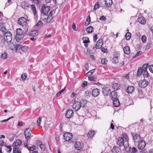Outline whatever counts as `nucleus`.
Listing matches in <instances>:
<instances>
[{
	"instance_id": "nucleus-1",
	"label": "nucleus",
	"mask_w": 153,
	"mask_h": 153,
	"mask_svg": "<svg viewBox=\"0 0 153 153\" xmlns=\"http://www.w3.org/2000/svg\"><path fill=\"white\" fill-rule=\"evenodd\" d=\"M148 66V63H146L143 65L142 67L139 68L136 76L137 77H139L143 74L144 77H148L149 76V74L147 71Z\"/></svg>"
},
{
	"instance_id": "nucleus-2",
	"label": "nucleus",
	"mask_w": 153,
	"mask_h": 153,
	"mask_svg": "<svg viewBox=\"0 0 153 153\" xmlns=\"http://www.w3.org/2000/svg\"><path fill=\"white\" fill-rule=\"evenodd\" d=\"M50 8L49 6H46L45 4L43 5L42 7L41 13L45 15H47L50 10Z\"/></svg>"
},
{
	"instance_id": "nucleus-3",
	"label": "nucleus",
	"mask_w": 153,
	"mask_h": 153,
	"mask_svg": "<svg viewBox=\"0 0 153 153\" xmlns=\"http://www.w3.org/2000/svg\"><path fill=\"white\" fill-rule=\"evenodd\" d=\"M32 131L30 128H26L24 132V134L25 136L26 140H29L31 137Z\"/></svg>"
},
{
	"instance_id": "nucleus-4",
	"label": "nucleus",
	"mask_w": 153,
	"mask_h": 153,
	"mask_svg": "<svg viewBox=\"0 0 153 153\" xmlns=\"http://www.w3.org/2000/svg\"><path fill=\"white\" fill-rule=\"evenodd\" d=\"M139 86L141 88H144L146 87L149 84V82L147 81L144 79L141 80L138 82Z\"/></svg>"
},
{
	"instance_id": "nucleus-5",
	"label": "nucleus",
	"mask_w": 153,
	"mask_h": 153,
	"mask_svg": "<svg viewBox=\"0 0 153 153\" xmlns=\"http://www.w3.org/2000/svg\"><path fill=\"white\" fill-rule=\"evenodd\" d=\"M4 36H6V38H9V39H6L4 38V39L5 41L7 42H10L12 39V33L9 31H7L5 32L4 33Z\"/></svg>"
},
{
	"instance_id": "nucleus-6",
	"label": "nucleus",
	"mask_w": 153,
	"mask_h": 153,
	"mask_svg": "<svg viewBox=\"0 0 153 153\" xmlns=\"http://www.w3.org/2000/svg\"><path fill=\"white\" fill-rule=\"evenodd\" d=\"M111 89L109 87L105 86L102 88L103 94L105 96H107L111 93Z\"/></svg>"
},
{
	"instance_id": "nucleus-7",
	"label": "nucleus",
	"mask_w": 153,
	"mask_h": 153,
	"mask_svg": "<svg viewBox=\"0 0 153 153\" xmlns=\"http://www.w3.org/2000/svg\"><path fill=\"white\" fill-rule=\"evenodd\" d=\"M74 147L75 149L78 150H82L83 147V144L82 143L80 142H77L74 145Z\"/></svg>"
},
{
	"instance_id": "nucleus-8",
	"label": "nucleus",
	"mask_w": 153,
	"mask_h": 153,
	"mask_svg": "<svg viewBox=\"0 0 153 153\" xmlns=\"http://www.w3.org/2000/svg\"><path fill=\"white\" fill-rule=\"evenodd\" d=\"M26 19L24 17H21L18 19V23L22 26H24L26 24Z\"/></svg>"
},
{
	"instance_id": "nucleus-9",
	"label": "nucleus",
	"mask_w": 153,
	"mask_h": 153,
	"mask_svg": "<svg viewBox=\"0 0 153 153\" xmlns=\"http://www.w3.org/2000/svg\"><path fill=\"white\" fill-rule=\"evenodd\" d=\"M82 105L80 104V102L77 101L75 102L72 105V107L73 109L75 110L76 111H78L80 109Z\"/></svg>"
},
{
	"instance_id": "nucleus-10",
	"label": "nucleus",
	"mask_w": 153,
	"mask_h": 153,
	"mask_svg": "<svg viewBox=\"0 0 153 153\" xmlns=\"http://www.w3.org/2000/svg\"><path fill=\"white\" fill-rule=\"evenodd\" d=\"M63 137L65 141H69L72 139V134L71 133H65L64 134Z\"/></svg>"
},
{
	"instance_id": "nucleus-11",
	"label": "nucleus",
	"mask_w": 153,
	"mask_h": 153,
	"mask_svg": "<svg viewBox=\"0 0 153 153\" xmlns=\"http://www.w3.org/2000/svg\"><path fill=\"white\" fill-rule=\"evenodd\" d=\"M116 144L120 146L124 145V140L122 137H119L117 139L116 141Z\"/></svg>"
},
{
	"instance_id": "nucleus-12",
	"label": "nucleus",
	"mask_w": 153,
	"mask_h": 153,
	"mask_svg": "<svg viewBox=\"0 0 153 153\" xmlns=\"http://www.w3.org/2000/svg\"><path fill=\"white\" fill-rule=\"evenodd\" d=\"M138 145V148L140 149H143L145 146L146 143L145 141L143 140H141L139 142Z\"/></svg>"
},
{
	"instance_id": "nucleus-13",
	"label": "nucleus",
	"mask_w": 153,
	"mask_h": 153,
	"mask_svg": "<svg viewBox=\"0 0 153 153\" xmlns=\"http://www.w3.org/2000/svg\"><path fill=\"white\" fill-rule=\"evenodd\" d=\"M131 134L133 137V139L134 142H138V141L137 140V139L138 138H139V139H141V137L138 134L134 133L133 132H131Z\"/></svg>"
},
{
	"instance_id": "nucleus-14",
	"label": "nucleus",
	"mask_w": 153,
	"mask_h": 153,
	"mask_svg": "<svg viewBox=\"0 0 153 153\" xmlns=\"http://www.w3.org/2000/svg\"><path fill=\"white\" fill-rule=\"evenodd\" d=\"M100 91L98 88H94L92 91V95L94 97H97L100 94Z\"/></svg>"
},
{
	"instance_id": "nucleus-15",
	"label": "nucleus",
	"mask_w": 153,
	"mask_h": 153,
	"mask_svg": "<svg viewBox=\"0 0 153 153\" xmlns=\"http://www.w3.org/2000/svg\"><path fill=\"white\" fill-rule=\"evenodd\" d=\"M103 44V40L102 39H100L97 42L95 48L96 49L100 48H101Z\"/></svg>"
},
{
	"instance_id": "nucleus-16",
	"label": "nucleus",
	"mask_w": 153,
	"mask_h": 153,
	"mask_svg": "<svg viewBox=\"0 0 153 153\" xmlns=\"http://www.w3.org/2000/svg\"><path fill=\"white\" fill-rule=\"evenodd\" d=\"M74 115V112L72 110L69 109L66 112L65 115L66 117L68 118H71Z\"/></svg>"
},
{
	"instance_id": "nucleus-17",
	"label": "nucleus",
	"mask_w": 153,
	"mask_h": 153,
	"mask_svg": "<svg viewBox=\"0 0 153 153\" xmlns=\"http://www.w3.org/2000/svg\"><path fill=\"white\" fill-rule=\"evenodd\" d=\"M21 7L25 10H27L29 7L30 5L29 4L25 1H23L21 3Z\"/></svg>"
},
{
	"instance_id": "nucleus-18",
	"label": "nucleus",
	"mask_w": 153,
	"mask_h": 153,
	"mask_svg": "<svg viewBox=\"0 0 153 153\" xmlns=\"http://www.w3.org/2000/svg\"><path fill=\"white\" fill-rule=\"evenodd\" d=\"M113 105L115 107H118L120 105V102L118 98L112 99Z\"/></svg>"
},
{
	"instance_id": "nucleus-19",
	"label": "nucleus",
	"mask_w": 153,
	"mask_h": 153,
	"mask_svg": "<svg viewBox=\"0 0 153 153\" xmlns=\"http://www.w3.org/2000/svg\"><path fill=\"white\" fill-rule=\"evenodd\" d=\"M137 20L140 23L142 24H144L146 23L145 19L143 16L139 17L137 19Z\"/></svg>"
},
{
	"instance_id": "nucleus-20",
	"label": "nucleus",
	"mask_w": 153,
	"mask_h": 153,
	"mask_svg": "<svg viewBox=\"0 0 153 153\" xmlns=\"http://www.w3.org/2000/svg\"><path fill=\"white\" fill-rule=\"evenodd\" d=\"M123 51L125 54H129L130 53V49L128 46H126L123 48Z\"/></svg>"
},
{
	"instance_id": "nucleus-21",
	"label": "nucleus",
	"mask_w": 153,
	"mask_h": 153,
	"mask_svg": "<svg viewBox=\"0 0 153 153\" xmlns=\"http://www.w3.org/2000/svg\"><path fill=\"white\" fill-rule=\"evenodd\" d=\"M134 90V88L133 86H128L126 90V92L128 94L131 93Z\"/></svg>"
},
{
	"instance_id": "nucleus-22",
	"label": "nucleus",
	"mask_w": 153,
	"mask_h": 153,
	"mask_svg": "<svg viewBox=\"0 0 153 153\" xmlns=\"http://www.w3.org/2000/svg\"><path fill=\"white\" fill-rule=\"evenodd\" d=\"M111 99L112 100L113 99L118 98L117 93L116 90L111 92Z\"/></svg>"
},
{
	"instance_id": "nucleus-23",
	"label": "nucleus",
	"mask_w": 153,
	"mask_h": 153,
	"mask_svg": "<svg viewBox=\"0 0 153 153\" xmlns=\"http://www.w3.org/2000/svg\"><path fill=\"white\" fill-rule=\"evenodd\" d=\"M22 143V141L19 139L16 140L13 144V146H16L20 145Z\"/></svg>"
},
{
	"instance_id": "nucleus-24",
	"label": "nucleus",
	"mask_w": 153,
	"mask_h": 153,
	"mask_svg": "<svg viewBox=\"0 0 153 153\" xmlns=\"http://www.w3.org/2000/svg\"><path fill=\"white\" fill-rule=\"evenodd\" d=\"M23 31L22 30L21 28H19L16 30V36H21L23 35Z\"/></svg>"
},
{
	"instance_id": "nucleus-25",
	"label": "nucleus",
	"mask_w": 153,
	"mask_h": 153,
	"mask_svg": "<svg viewBox=\"0 0 153 153\" xmlns=\"http://www.w3.org/2000/svg\"><path fill=\"white\" fill-rule=\"evenodd\" d=\"M112 88L116 90H119L120 88V84L117 83H114L112 84Z\"/></svg>"
},
{
	"instance_id": "nucleus-26",
	"label": "nucleus",
	"mask_w": 153,
	"mask_h": 153,
	"mask_svg": "<svg viewBox=\"0 0 153 153\" xmlns=\"http://www.w3.org/2000/svg\"><path fill=\"white\" fill-rule=\"evenodd\" d=\"M120 147L117 146H113L112 150V152L113 153H118L119 152Z\"/></svg>"
},
{
	"instance_id": "nucleus-27",
	"label": "nucleus",
	"mask_w": 153,
	"mask_h": 153,
	"mask_svg": "<svg viewBox=\"0 0 153 153\" xmlns=\"http://www.w3.org/2000/svg\"><path fill=\"white\" fill-rule=\"evenodd\" d=\"M95 134V132L94 131L91 130L88 133L87 135L88 137L91 138L93 137Z\"/></svg>"
},
{
	"instance_id": "nucleus-28",
	"label": "nucleus",
	"mask_w": 153,
	"mask_h": 153,
	"mask_svg": "<svg viewBox=\"0 0 153 153\" xmlns=\"http://www.w3.org/2000/svg\"><path fill=\"white\" fill-rule=\"evenodd\" d=\"M38 142H39V146L42 151H44L45 150V146L42 143L41 141L40 140H38Z\"/></svg>"
},
{
	"instance_id": "nucleus-29",
	"label": "nucleus",
	"mask_w": 153,
	"mask_h": 153,
	"mask_svg": "<svg viewBox=\"0 0 153 153\" xmlns=\"http://www.w3.org/2000/svg\"><path fill=\"white\" fill-rule=\"evenodd\" d=\"M105 5L107 7H109L110 5H111L112 1L111 0H105Z\"/></svg>"
},
{
	"instance_id": "nucleus-30",
	"label": "nucleus",
	"mask_w": 153,
	"mask_h": 153,
	"mask_svg": "<svg viewBox=\"0 0 153 153\" xmlns=\"http://www.w3.org/2000/svg\"><path fill=\"white\" fill-rule=\"evenodd\" d=\"M83 42L84 44H87L90 42L89 38L87 37H83L82 38Z\"/></svg>"
},
{
	"instance_id": "nucleus-31",
	"label": "nucleus",
	"mask_w": 153,
	"mask_h": 153,
	"mask_svg": "<svg viewBox=\"0 0 153 153\" xmlns=\"http://www.w3.org/2000/svg\"><path fill=\"white\" fill-rule=\"evenodd\" d=\"M94 29L92 26H90L87 28L86 30L88 33H90L93 31Z\"/></svg>"
},
{
	"instance_id": "nucleus-32",
	"label": "nucleus",
	"mask_w": 153,
	"mask_h": 153,
	"mask_svg": "<svg viewBox=\"0 0 153 153\" xmlns=\"http://www.w3.org/2000/svg\"><path fill=\"white\" fill-rule=\"evenodd\" d=\"M30 7L34 15H36V11L35 6L34 4H32L31 5Z\"/></svg>"
},
{
	"instance_id": "nucleus-33",
	"label": "nucleus",
	"mask_w": 153,
	"mask_h": 153,
	"mask_svg": "<svg viewBox=\"0 0 153 153\" xmlns=\"http://www.w3.org/2000/svg\"><path fill=\"white\" fill-rule=\"evenodd\" d=\"M115 55L116 56H114L113 58L112 62L113 63H117L118 62V55L117 54V55L116 54Z\"/></svg>"
},
{
	"instance_id": "nucleus-34",
	"label": "nucleus",
	"mask_w": 153,
	"mask_h": 153,
	"mask_svg": "<svg viewBox=\"0 0 153 153\" xmlns=\"http://www.w3.org/2000/svg\"><path fill=\"white\" fill-rule=\"evenodd\" d=\"M95 69H93L92 70L89 71L86 74H85V76H90L95 71Z\"/></svg>"
},
{
	"instance_id": "nucleus-35",
	"label": "nucleus",
	"mask_w": 153,
	"mask_h": 153,
	"mask_svg": "<svg viewBox=\"0 0 153 153\" xmlns=\"http://www.w3.org/2000/svg\"><path fill=\"white\" fill-rule=\"evenodd\" d=\"M131 34L130 33L128 32H127L125 35L126 39L127 40H129L131 38Z\"/></svg>"
},
{
	"instance_id": "nucleus-36",
	"label": "nucleus",
	"mask_w": 153,
	"mask_h": 153,
	"mask_svg": "<svg viewBox=\"0 0 153 153\" xmlns=\"http://www.w3.org/2000/svg\"><path fill=\"white\" fill-rule=\"evenodd\" d=\"M97 79V76H91L88 77V79L90 81H95Z\"/></svg>"
},
{
	"instance_id": "nucleus-37",
	"label": "nucleus",
	"mask_w": 153,
	"mask_h": 153,
	"mask_svg": "<svg viewBox=\"0 0 153 153\" xmlns=\"http://www.w3.org/2000/svg\"><path fill=\"white\" fill-rule=\"evenodd\" d=\"M31 36H35L38 35V31L37 30H34L31 31L30 33Z\"/></svg>"
},
{
	"instance_id": "nucleus-38",
	"label": "nucleus",
	"mask_w": 153,
	"mask_h": 153,
	"mask_svg": "<svg viewBox=\"0 0 153 153\" xmlns=\"http://www.w3.org/2000/svg\"><path fill=\"white\" fill-rule=\"evenodd\" d=\"M91 21V18L90 16H87V19L85 23V26H87L89 25Z\"/></svg>"
},
{
	"instance_id": "nucleus-39",
	"label": "nucleus",
	"mask_w": 153,
	"mask_h": 153,
	"mask_svg": "<svg viewBox=\"0 0 153 153\" xmlns=\"http://www.w3.org/2000/svg\"><path fill=\"white\" fill-rule=\"evenodd\" d=\"M0 30L2 31L3 33H4L5 31L7 30L4 26L3 25H0Z\"/></svg>"
},
{
	"instance_id": "nucleus-40",
	"label": "nucleus",
	"mask_w": 153,
	"mask_h": 153,
	"mask_svg": "<svg viewBox=\"0 0 153 153\" xmlns=\"http://www.w3.org/2000/svg\"><path fill=\"white\" fill-rule=\"evenodd\" d=\"M91 94V91H86L85 92V97L88 98L89 97Z\"/></svg>"
},
{
	"instance_id": "nucleus-41",
	"label": "nucleus",
	"mask_w": 153,
	"mask_h": 153,
	"mask_svg": "<svg viewBox=\"0 0 153 153\" xmlns=\"http://www.w3.org/2000/svg\"><path fill=\"white\" fill-rule=\"evenodd\" d=\"M20 36H16L15 39L17 42H20V43H21V41L22 40V39L21 38V37H20Z\"/></svg>"
},
{
	"instance_id": "nucleus-42",
	"label": "nucleus",
	"mask_w": 153,
	"mask_h": 153,
	"mask_svg": "<svg viewBox=\"0 0 153 153\" xmlns=\"http://www.w3.org/2000/svg\"><path fill=\"white\" fill-rule=\"evenodd\" d=\"M22 45L20 44H17L15 46V48L16 51L19 50L20 49H21Z\"/></svg>"
},
{
	"instance_id": "nucleus-43",
	"label": "nucleus",
	"mask_w": 153,
	"mask_h": 153,
	"mask_svg": "<svg viewBox=\"0 0 153 153\" xmlns=\"http://www.w3.org/2000/svg\"><path fill=\"white\" fill-rule=\"evenodd\" d=\"M1 58L2 59H5L7 58V53L5 52L2 53L1 56Z\"/></svg>"
},
{
	"instance_id": "nucleus-44",
	"label": "nucleus",
	"mask_w": 153,
	"mask_h": 153,
	"mask_svg": "<svg viewBox=\"0 0 153 153\" xmlns=\"http://www.w3.org/2000/svg\"><path fill=\"white\" fill-rule=\"evenodd\" d=\"M5 146L7 148L6 149L7 152L9 153H10L12 150V148L11 146Z\"/></svg>"
},
{
	"instance_id": "nucleus-45",
	"label": "nucleus",
	"mask_w": 153,
	"mask_h": 153,
	"mask_svg": "<svg viewBox=\"0 0 153 153\" xmlns=\"http://www.w3.org/2000/svg\"><path fill=\"white\" fill-rule=\"evenodd\" d=\"M137 151V149L134 147H132L131 150H130V152L131 153H136Z\"/></svg>"
},
{
	"instance_id": "nucleus-46",
	"label": "nucleus",
	"mask_w": 153,
	"mask_h": 153,
	"mask_svg": "<svg viewBox=\"0 0 153 153\" xmlns=\"http://www.w3.org/2000/svg\"><path fill=\"white\" fill-rule=\"evenodd\" d=\"M123 136V138L124 139H125V140L126 141H128V137L126 133H123L122 134Z\"/></svg>"
},
{
	"instance_id": "nucleus-47",
	"label": "nucleus",
	"mask_w": 153,
	"mask_h": 153,
	"mask_svg": "<svg viewBox=\"0 0 153 153\" xmlns=\"http://www.w3.org/2000/svg\"><path fill=\"white\" fill-rule=\"evenodd\" d=\"M141 39L143 43H145L146 42V37L145 35L142 36Z\"/></svg>"
},
{
	"instance_id": "nucleus-48",
	"label": "nucleus",
	"mask_w": 153,
	"mask_h": 153,
	"mask_svg": "<svg viewBox=\"0 0 153 153\" xmlns=\"http://www.w3.org/2000/svg\"><path fill=\"white\" fill-rule=\"evenodd\" d=\"M28 49V46H22L21 50L24 52H25L27 51Z\"/></svg>"
},
{
	"instance_id": "nucleus-49",
	"label": "nucleus",
	"mask_w": 153,
	"mask_h": 153,
	"mask_svg": "<svg viewBox=\"0 0 153 153\" xmlns=\"http://www.w3.org/2000/svg\"><path fill=\"white\" fill-rule=\"evenodd\" d=\"M108 62L106 58H102L101 60V63L102 64L104 65H105L107 64V62Z\"/></svg>"
},
{
	"instance_id": "nucleus-50",
	"label": "nucleus",
	"mask_w": 153,
	"mask_h": 153,
	"mask_svg": "<svg viewBox=\"0 0 153 153\" xmlns=\"http://www.w3.org/2000/svg\"><path fill=\"white\" fill-rule=\"evenodd\" d=\"M65 87L64 88L62 89L61 90H60L56 94V97H58L59 96L60 94L62 93L63 91H64L65 89Z\"/></svg>"
},
{
	"instance_id": "nucleus-51",
	"label": "nucleus",
	"mask_w": 153,
	"mask_h": 153,
	"mask_svg": "<svg viewBox=\"0 0 153 153\" xmlns=\"http://www.w3.org/2000/svg\"><path fill=\"white\" fill-rule=\"evenodd\" d=\"M152 45V42L151 41L148 42L146 46V48L147 49H149L151 46Z\"/></svg>"
},
{
	"instance_id": "nucleus-52",
	"label": "nucleus",
	"mask_w": 153,
	"mask_h": 153,
	"mask_svg": "<svg viewBox=\"0 0 153 153\" xmlns=\"http://www.w3.org/2000/svg\"><path fill=\"white\" fill-rule=\"evenodd\" d=\"M142 52L141 51H138L136 53V54L135 55V56H134L133 57V58H135L141 55L142 53Z\"/></svg>"
},
{
	"instance_id": "nucleus-53",
	"label": "nucleus",
	"mask_w": 153,
	"mask_h": 153,
	"mask_svg": "<svg viewBox=\"0 0 153 153\" xmlns=\"http://www.w3.org/2000/svg\"><path fill=\"white\" fill-rule=\"evenodd\" d=\"M99 2H97V3L94 5V10H96L98 9L99 8Z\"/></svg>"
},
{
	"instance_id": "nucleus-54",
	"label": "nucleus",
	"mask_w": 153,
	"mask_h": 153,
	"mask_svg": "<svg viewBox=\"0 0 153 153\" xmlns=\"http://www.w3.org/2000/svg\"><path fill=\"white\" fill-rule=\"evenodd\" d=\"M36 149V146L35 145H33L32 146L29 148L27 149L29 151H32L35 150Z\"/></svg>"
},
{
	"instance_id": "nucleus-55",
	"label": "nucleus",
	"mask_w": 153,
	"mask_h": 153,
	"mask_svg": "<svg viewBox=\"0 0 153 153\" xmlns=\"http://www.w3.org/2000/svg\"><path fill=\"white\" fill-rule=\"evenodd\" d=\"M28 140H26L24 142V145L25 147L27 149L28 148Z\"/></svg>"
},
{
	"instance_id": "nucleus-56",
	"label": "nucleus",
	"mask_w": 153,
	"mask_h": 153,
	"mask_svg": "<svg viewBox=\"0 0 153 153\" xmlns=\"http://www.w3.org/2000/svg\"><path fill=\"white\" fill-rule=\"evenodd\" d=\"M42 118L40 117H39L37 120V123H38V126H39L41 125V123L42 122Z\"/></svg>"
},
{
	"instance_id": "nucleus-57",
	"label": "nucleus",
	"mask_w": 153,
	"mask_h": 153,
	"mask_svg": "<svg viewBox=\"0 0 153 153\" xmlns=\"http://www.w3.org/2000/svg\"><path fill=\"white\" fill-rule=\"evenodd\" d=\"M27 76L25 73H23L21 76V78L23 80H25L27 78Z\"/></svg>"
},
{
	"instance_id": "nucleus-58",
	"label": "nucleus",
	"mask_w": 153,
	"mask_h": 153,
	"mask_svg": "<svg viewBox=\"0 0 153 153\" xmlns=\"http://www.w3.org/2000/svg\"><path fill=\"white\" fill-rule=\"evenodd\" d=\"M42 22L41 21H40L37 23L36 26H38L39 27H40L42 26Z\"/></svg>"
},
{
	"instance_id": "nucleus-59",
	"label": "nucleus",
	"mask_w": 153,
	"mask_h": 153,
	"mask_svg": "<svg viewBox=\"0 0 153 153\" xmlns=\"http://www.w3.org/2000/svg\"><path fill=\"white\" fill-rule=\"evenodd\" d=\"M149 69L150 72L153 73V65H151L149 66Z\"/></svg>"
},
{
	"instance_id": "nucleus-60",
	"label": "nucleus",
	"mask_w": 153,
	"mask_h": 153,
	"mask_svg": "<svg viewBox=\"0 0 153 153\" xmlns=\"http://www.w3.org/2000/svg\"><path fill=\"white\" fill-rule=\"evenodd\" d=\"M124 146V148L125 151L126 152H128L131 149V148L128 147V146H125L124 145H123Z\"/></svg>"
},
{
	"instance_id": "nucleus-61",
	"label": "nucleus",
	"mask_w": 153,
	"mask_h": 153,
	"mask_svg": "<svg viewBox=\"0 0 153 153\" xmlns=\"http://www.w3.org/2000/svg\"><path fill=\"white\" fill-rule=\"evenodd\" d=\"M19 148L17 147H15L13 148V153H17L18 152V151Z\"/></svg>"
},
{
	"instance_id": "nucleus-62",
	"label": "nucleus",
	"mask_w": 153,
	"mask_h": 153,
	"mask_svg": "<svg viewBox=\"0 0 153 153\" xmlns=\"http://www.w3.org/2000/svg\"><path fill=\"white\" fill-rule=\"evenodd\" d=\"M88 83V82H87L84 81L82 85V88H84L85 86H86L87 85Z\"/></svg>"
},
{
	"instance_id": "nucleus-63",
	"label": "nucleus",
	"mask_w": 153,
	"mask_h": 153,
	"mask_svg": "<svg viewBox=\"0 0 153 153\" xmlns=\"http://www.w3.org/2000/svg\"><path fill=\"white\" fill-rule=\"evenodd\" d=\"M53 17H48L47 19H46V22L47 23H49L53 19Z\"/></svg>"
},
{
	"instance_id": "nucleus-64",
	"label": "nucleus",
	"mask_w": 153,
	"mask_h": 153,
	"mask_svg": "<svg viewBox=\"0 0 153 153\" xmlns=\"http://www.w3.org/2000/svg\"><path fill=\"white\" fill-rule=\"evenodd\" d=\"M80 102V104H84V105H86L87 104V101L86 100H82L80 102Z\"/></svg>"
}]
</instances>
